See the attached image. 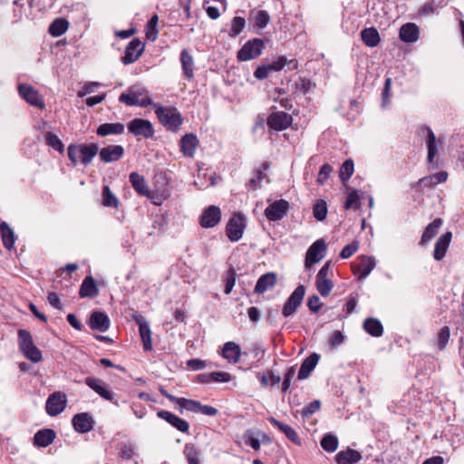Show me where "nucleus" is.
Wrapping results in <instances>:
<instances>
[{
    "label": "nucleus",
    "instance_id": "1",
    "mask_svg": "<svg viewBox=\"0 0 464 464\" xmlns=\"http://www.w3.org/2000/svg\"><path fill=\"white\" fill-rule=\"evenodd\" d=\"M79 152L81 155L80 161L84 165H89L93 158L97 155L99 151L98 143H82V144H70L67 148V155L73 166H75L79 160L76 156V152Z\"/></svg>",
    "mask_w": 464,
    "mask_h": 464
},
{
    "label": "nucleus",
    "instance_id": "2",
    "mask_svg": "<svg viewBox=\"0 0 464 464\" xmlns=\"http://www.w3.org/2000/svg\"><path fill=\"white\" fill-rule=\"evenodd\" d=\"M246 217L241 212L234 213L226 225V235L231 242L239 241L246 230Z\"/></svg>",
    "mask_w": 464,
    "mask_h": 464
},
{
    "label": "nucleus",
    "instance_id": "3",
    "mask_svg": "<svg viewBox=\"0 0 464 464\" xmlns=\"http://www.w3.org/2000/svg\"><path fill=\"white\" fill-rule=\"evenodd\" d=\"M265 49V42L260 38H253L244 44L237 51V59L239 62H247L259 57Z\"/></svg>",
    "mask_w": 464,
    "mask_h": 464
},
{
    "label": "nucleus",
    "instance_id": "4",
    "mask_svg": "<svg viewBox=\"0 0 464 464\" xmlns=\"http://www.w3.org/2000/svg\"><path fill=\"white\" fill-rule=\"evenodd\" d=\"M84 383L103 400L109 401L112 404L119 406V401L116 399V393L110 388L109 384L105 383L102 380L95 377H87L84 380Z\"/></svg>",
    "mask_w": 464,
    "mask_h": 464
},
{
    "label": "nucleus",
    "instance_id": "5",
    "mask_svg": "<svg viewBox=\"0 0 464 464\" xmlns=\"http://www.w3.org/2000/svg\"><path fill=\"white\" fill-rule=\"evenodd\" d=\"M67 405V397L61 392L51 393L45 402V411L51 417H55L62 413Z\"/></svg>",
    "mask_w": 464,
    "mask_h": 464
},
{
    "label": "nucleus",
    "instance_id": "6",
    "mask_svg": "<svg viewBox=\"0 0 464 464\" xmlns=\"http://www.w3.org/2000/svg\"><path fill=\"white\" fill-rule=\"evenodd\" d=\"M327 246L324 239L320 238L314 242L306 251L304 266L309 269L314 264L318 263L324 256Z\"/></svg>",
    "mask_w": 464,
    "mask_h": 464
},
{
    "label": "nucleus",
    "instance_id": "7",
    "mask_svg": "<svg viewBox=\"0 0 464 464\" xmlns=\"http://www.w3.org/2000/svg\"><path fill=\"white\" fill-rule=\"evenodd\" d=\"M145 50V42L140 38H133L126 46L123 56L121 60L124 65L136 62Z\"/></svg>",
    "mask_w": 464,
    "mask_h": 464
},
{
    "label": "nucleus",
    "instance_id": "8",
    "mask_svg": "<svg viewBox=\"0 0 464 464\" xmlns=\"http://www.w3.org/2000/svg\"><path fill=\"white\" fill-rule=\"evenodd\" d=\"M20 96L30 105L38 109L45 108L44 101L39 92L30 84L21 83L18 86Z\"/></svg>",
    "mask_w": 464,
    "mask_h": 464
},
{
    "label": "nucleus",
    "instance_id": "9",
    "mask_svg": "<svg viewBox=\"0 0 464 464\" xmlns=\"http://www.w3.org/2000/svg\"><path fill=\"white\" fill-rule=\"evenodd\" d=\"M305 294V287L303 285H299L294 292L287 298L284 304L282 314L284 317H289L293 315L297 308L301 305L304 296Z\"/></svg>",
    "mask_w": 464,
    "mask_h": 464
},
{
    "label": "nucleus",
    "instance_id": "10",
    "mask_svg": "<svg viewBox=\"0 0 464 464\" xmlns=\"http://www.w3.org/2000/svg\"><path fill=\"white\" fill-rule=\"evenodd\" d=\"M222 218V212L219 207L211 205L205 208L198 218V224L203 228H212L216 227Z\"/></svg>",
    "mask_w": 464,
    "mask_h": 464
},
{
    "label": "nucleus",
    "instance_id": "11",
    "mask_svg": "<svg viewBox=\"0 0 464 464\" xmlns=\"http://www.w3.org/2000/svg\"><path fill=\"white\" fill-rule=\"evenodd\" d=\"M131 318L139 326V333L144 351H150L152 349V339L149 323L141 314H139L136 311L132 313Z\"/></svg>",
    "mask_w": 464,
    "mask_h": 464
},
{
    "label": "nucleus",
    "instance_id": "12",
    "mask_svg": "<svg viewBox=\"0 0 464 464\" xmlns=\"http://www.w3.org/2000/svg\"><path fill=\"white\" fill-rule=\"evenodd\" d=\"M292 122V115L285 111L271 112L266 118L267 126L276 131H282L288 129Z\"/></svg>",
    "mask_w": 464,
    "mask_h": 464
},
{
    "label": "nucleus",
    "instance_id": "13",
    "mask_svg": "<svg viewBox=\"0 0 464 464\" xmlns=\"http://www.w3.org/2000/svg\"><path fill=\"white\" fill-rule=\"evenodd\" d=\"M290 208L289 202L285 199H277L269 204L265 209V216L269 221H279L286 216Z\"/></svg>",
    "mask_w": 464,
    "mask_h": 464
},
{
    "label": "nucleus",
    "instance_id": "14",
    "mask_svg": "<svg viewBox=\"0 0 464 464\" xmlns=\"http://www.w3.org/2000/svg\"><path fill=\"white\" fill-rule=\"evenodd\" d=\"M129 132L135 136H142L145 139L152 138L154 135V128L149 120L135 118L128 124Z\"/></svg>",
    "mask_w": 464,
    "mask_h": 464
},
{
    "label": "nucleus",
    "instance_id": "15",
    "mask_svg": "<svg viewBox=\"0 0 464 464\" xmlns=\"http://www.w3.org/2000/svg\"><path fill=\"white\" fill-rule=\"evenodd\" d=\"M72 425L77 433L84 434L93 430L95 420L91 413L80 412L72 416Z\"/></svg>",
    "mask_w": 464,
    "mask_h": 464
},
{
    "label": "nucleus",
    "instance_id": "16",
    "mask_svg": "<svg viewBox=\"0 0 464 464\" xmlns=\"http://www.w3.org/2000/svg\"><path fill=\"white\" fill-rule=\"evenodd\" d=\"M160 179H166V172L160 171L159 173H156L154 176V184L156 188V192H153L150 190V197L147 198L151 201L154 205H161L162 201L170 196V191L167 188H165L166 184L164 186L160 187Z\"/></svg>",
    "mask_w": 464,
    "mask_h": 464
},
{
    "label": "nucleus",
    "instance_id": "17",
    "mask_svg": "<svg viewBox=\"0 0 464 464\" xmlns=\"http://www.w3.org/2000/svg\"><path fill=\"white\" fill-rule=\"evenodd\" d=\"M88 324L93 331L106 332L111 326V320L105 312L94 310L91 313Z\"/></svg>",
    "mask_w": 464,
    "mask_h": 464
},
{
    "label": "nucleus",
    "instance_id": "18",
    "mask_svg": "<svg viewBox=\"0 0 464 464\" xmlns=\"http://www.w3.org/2000/svg\"><path fill=\"white\" fill-rule=\"evenodd\" d=\"M99 152L101 161L111 163L121 160L124 155V148L121 145H108Z\"/></svg>",
    "mask_w": 464,
    "mask_h": 464
},
{
    "label": "nucleus",
    "instance_id": "19",
    "mask_svg": "<svg viewBox=\"0 0 464 464\" xmlns=\"http://www.w3.org/2000/svg\"><path fill=\"white\" fill-rule=\"evenodd\" d=\"M129 181L139 196L151 198L150 189L145 180V178L142 175L133 171L129 176Z\"/></svg>",
    "mask_w": 464,
    "mask_h": 464
},
{
    "label": "nucleus",
    "instance_id": "20",
    "mask_svg": "<svg viewBox=\"0 0 464 464\" xmlns=\"http://www.w3.org/2000/svg\"><path fill=\"white\" fill-rule=\"evenodd\" d=\"M56 438V432L51 428H44L37 430L34 435V445L38 448H46L51 445Z\"/></svg>",
    "mask_w": 464,
    "mask_h": 464
},
{
    "label": "nucleus",
    "instance_id": "21",
    "mask_svg": "<svg viewBox=\"0 0 464 464\" xmlns=\"http://www.w3.org/2000/svg\"><path fill=\"white\" fill-rule=\"evenodd\" d=\"M99 286L92 276H87L82 280L80 289L79 296L81 298H94L99 295Z\"/></svg>",
    "mask_w": 464,
    "mask_h": 464
},
{
    "label": "nucleus",
    "instance_id": "22",
    "mask_svg": "<svg viewBox=\"0 0 464 464\" xmlns=\"http://www.w3.org/2000/svg\"><path fill=\"white\" fill-rule=\"evenodd\" d=\"M198 146V137L193 133L185 134L179 141L180 151L187 158L194 157Z\"/></svg>",
    "mask_w": 464,
    "mask_h": 464
},
{
    "label": "nucleus",
    "instance_id": "23",
    "mask_svg": "<svg viewBox=\"0 0 464 464\" xmlns=\"http://www.w3.org/2000/svg\"><path fill=\"white\" fill-rule=\"evenodd\" d=\"M179 61L184 77L188 81L193 80L195 62L191 53L187 49H183L179 55Z\"/></svg>",
    "mask_w": 464,
    "mask_h": 464
},
{
    "label": "nucleus",
    "instance_id": "24",
    "mask_svg": "<svg viewBox=\"0 0 464 464\" xmlns=\"http://www.w3.org/2000/svg\"><path fill=\"white\" fill-rule=\"evenodd\" d=\"M153 106L156 107L155 113L159 121L168 130L174 131V108H164L156 103Z\"/></svg>",
    "mask_w": 464,
    "mask_h": 464
},
{
    "label": "nucleus",
    "instance_id": "25",
    "mask_svg": "<svg viewBox=\"0 0 464 464\" xmlns=\"http://www.w3.org/2000/svg\"><path fill=\"white\" fill-rule=\"evenodd\" d=\"M451 239L452 233L450 231H447L438 238L433 251V258L435 260L440 261L444 258Z\"/></svg>",
    "mask_w": 464,
    "mask_h": 464
},
{
    "label": "nucleus",
    "instance_id": "26",
    "mask_svg": "<svg viewBox=\"0 0 464 464\" xmlns=\"http://www.w3.org/2000/svg\"><path fill=\"white\" fill-rule=\"evenodd\" d=\"M267 420L274 427L277 428L281 432H283L290 441L297 446H301V439L294 428L279 421L275 417H269Z\"/></svg>",
    "mask_w": 464,
    "mask_h": 464
},
{
    "label": "nucleus",
    "instance_id": "27",
    "mask_svg": "<svg viewBox=\"0 0 464 464\" xmlns=\"http://www.w3.org/2000/svg\"><path fill=\"white\" fill-rule=\"evenodd\" d=\"M276 274L274 272H267L258 278L254 291L256 294H264L267 290L272 289L276 285Z\"/></svg>",
    "mask_w": 464,
    "mask_h": 464
},
{
    "label": "nucleus",
    "instance_id": "28",
    "mask_svg": "<svg viewBox=\"0 0 464 464\" xmlns=\"http://www.w3.org/2000/svg\"><path fill=\"white\" fill-rule=\"evenodd\" d=\"M400 39L407 44L415 43L420 37V30L417 24L413 23H406L400 28Z\"/></svg>",
    "mask_w": 464,
    "mask_h": 464
},
{
    "label": "nucleus",
    "instance_id": "29",
    "mask_svg": "<svg viewBox=\"0 0 464 464\" xmlns=\"http://www.w3.org/2000/svg\"><path fill=\"white\" fill-rule=\"evenodd\" d=\"M320 359V355L316 353H311L308 357H306L303 362L301 363L297 379L304 380L309 377L311 372L314 371L315 366L317 365Z\"/></svg>",
    "mask_w": 464,
    "mask_h": 464
},
{
    "label": "nucleus",
    "instance_id": "30",
    "mask_svg": "<svg viewBox=\"0 0 464 464\" xmlns=\"http://www.w3.org/2000/svg\"><path fill=\"white\" fill-rule=\"evenodd\" d=\"M376 266L374 257L362 256L360 263L353 268V273L359 275V279L366 278Z\"/></svg>",
    "mask_w": 464,
    "mask_h": 464
},
{
    "label": "nucleus",
    "instance_id": "31",
    "mask_svg": "<svg viewBox=\"0 0 464 464\" xmlns=\"http://www.w3.org/2000/svg\"><path fill=\"white\" fill-rule=\"evenodd\" d=\"M222 356L230 363H237L241 357V348L235 342L225 343L222 349Z\"/></svg>",
    "mask_w": 464,
    "mask_h": 464
},
{
    "label": "nucleus",
    "instance_id": "32",
    "mask_svg": "<svg viewBox=\"0 0 464 464\" xmlns=\"http://www.w3.org/2000/svg\"><path fill=\"white\" fill-rule=\"evenodd\" d=\"M125 126L121 122H106L98 126L96 134L100 137L120 135L124 131Z\"/></svg>",
    "mask_w": 464,
    "mask_h": 464
},
{
    "label": "nucleus",
    "instance_id": "33",
    "mask_svg": "<svg viewBox=\"0 0 464 464\" xmlns=\"http://www.w3.org/2000/svg\"><path fill=\"white\" fill-rule=\"evenodd\" d=\"M0 235L4 246L7 250L14 249L16 236L13 228L5 221L0 223Z\"/></svg>",
    "mask_w": 464,
    "mask_h": 464
},
{
    "label": "nucleus",
    "instance_id": "34",
    "mask_svg": "<svg viewBox=\"0 0 464 464\" xmlns=\"http://www.w3.org/2000/svg\"><path fill=\"white\" fill-rule=\"evenodd\" d=\"M362 459V454L352 449L339 451L335 455V460L338 464H354Z\"/></svg>",
    "mask_w": 464,
    "mask_h": 464
},
{
    "label": "nucleus",
    "instance_id": "35",
    "mask_svg": "<svg viewBox=\"0 0 464 464\" xmlns=\"http://www.w3.org/2000/svg\"><path fill=\"white\" fill-rule=\"evenodd\" d=\"M363 330L373 337H381L383 334V326L377 318L368 317L362 324Z\"/></svg>",
    "mask_w": 464,
    "mask_h": 464
},
{
    "label": "nucleus",
    "instance_id": "36",
    "mask_svg": "<svg viewBox=\"0 0 464 464\" xmlns=\"http://www.w3.org/2000/svg\"><path fill=\"white\" fill-rule=\"evenodd\" d=\"M69 28V21L64 17L55 18L49 25L48 33L53 37H60Z\"/></svg>",
    "mask_w": 464,
    "mask_h": 464
},
{
    "label": "nucleus",
    "instance_id": "37",
    "mask_svg": "<svg viewBox=\"0 0 464 464\" xmlns=\"http://www.w3.org/2000/svg\"><path fill=\"white\" fill-rule=\"evenodd\" d=\"M361 37L364 44L372 48L377 46L381 41L379 32L375 27L362 29Z\"/></svg>",
    "mask_w": 464,
    "mask_h": 464
},
{
    "label": "nucleus",
    "instance_id": "38",
    "mask_svg": "<svg viewBox=\"0 0 464 464\" xmlns=\"http://www.w3.org/2000/svg\"><path fill=\"white\" fill-rule=\"evenodd\" d=\"M442 223L443 221L440 218H435L432 222H430L423 231L420 244L425 245L429 243L437 235Z\"/></svg>",
    "mask_w": 464,
    "mask_h": 464
},
{
    "label": "nucleus",
    "instance_id": "39",
    "mask_svg": "<svg viewBox=\"0 0 464 464\" xmlns=\"http://www.w3.org/2000/svg\"><path fill=\"white\" fill-rule=\"evenodd\" d=\"M269 167L270 163L268 161H264L260 168L256 170L255 176L249 180L247 186H249L254 190L259 188L261 187V181L267 179V175L265 173V171L269 169Z\"/></svg>",
    "mask_w": 464,
    "mask_h": 464
},
{
    "label": "nucleus",
    "instance_id": "40",
    "mask_svg": "<svg viewBox=\"0 0 464 464\" xmlns=\"http://www.w3.org/2000/svg\"><path fill=\"white\" fill-rule=\"evenodd\" d=\"M424 131L427 133V149H428V157L427 160L430 163L433 162L434 157L436 156L438 152V148L436 144V136L432 130L428 127L424 126L422 128Z\"/></svg>",
    "mask_w": 464,
    "mask_h": 464
},
{
    "label": "nucleus",
    "instance_id": "41",
    "mask_svg": "<svg viewBox=\"0 0 464 464\" xmlns=\"http://www.w3.org/2000/svg\"><path fill=\"white\" fill-rule=\"evenodd\" d=\"M19 351L24 353L25 350L34 346L31 333L25 329H20L17 333Z\"/></svg>",
    "mask_w": 464,
    "mask_h": 464
},
{
    "label": "nucleus",
    "instance_id": "42",
    "mask_svg": "<svg viewBox=\"0 0 464 464\" xmlns=\"http://www.w3.org/2000/svg\"><path fill=\"white\" fill-rule=\"evenodd\" d=\"M102 204L104 207L117 208L120 205L118 198L107 185L102 188Z\"/></svg>",
    "mask_w": 464,
    "mask_h": 464
},
{
    "label": "nucleus",
    "instance_id": "43",
    "mask_svg": "<svg viewBox=\"0 0 464 464\" xmlns=\"http://www.w3.org/2000/svg\"><path fill=\"white\" fill-rule=\"evenodd\" d=\"M199 402L200 401L195 400L176 397V404L179 407L181 414L183 411L198 413Z\"/></svg>",
    "mask_w": 464,
    "mask_h": 464
},
{
    "label": "nucleus",
    "instance_id": "44",
    "mask_svg": "<svg viewBox=\"0 0 464 464\" xmlns=\"http://www.w3.org/2000/svg\"><path fill=\"white\" fill-rule=\"evenodd\" d=\"M246 27V19L241 16H235L230 23V29L227 31L228 36L236 38Z\"/></svg>",
    "mask_w": 464,
    "mask_h": 464
},
{
    "label": "nucleus",
    "instance_id": "45",
    "mask_svg": "<svg viewBox=\"0 0 464 464\" xmlns=\"http://www.w3.org/2000/svg\"><path fill=\"white\" fill-rule=\"evenodd\" d=\"M44 140L47 146L53 148L59 153H63L64 144L55 133L52 131H47L44 134Z\"/></svg>",
    "mask_w": 464,
    "mask_h": 464
},
{
    "label": "nucleus",
    "instance_id": "46",
    "mask_svg": "<svg viewBox=\"0 0 464 464\" xmlns=\"http://www.w3.org/2000/svg\"><path fill=\"white\" fill-rule=\"evenodd\" d=\"M158 22H159V17H158V14H153L147 22L146 38L150 42H154L158 37V34H159Z\"/></svg>",
    "mask_w": 464,
    "mask_h": 464
},
{
    "label": "nucleus",
    "instance_id": "47",
    "mask_svg": "<svg viewBox=\"0 0 464 464\" xmlns=\"http://www.w3.org/2000/svg\"><path fill=\"white\" fill-rule=\"evenodd\" d=\"M243 440L246 445L250 446L255 450L260 449L259 437L257 436V430L248 429L243 434Z\"/></svg>",
    "mask_w": 464,
    "mask_h": 464
},
{
    "label": "nucleus",
    "instance_id": "48",
    "mask_svg": "<svg viewBox=\"0 0 464 464\" xmlns=\"http://www.w3.org/2000/svg\"><path fill=\"white\" fill-rule=\"evenodd\" d=\"M321 447L327 452H334L338 448V439L335 435L328 433L321 440Z\"/></svg>",
    "mask_w": 464,
    "mask_h": 464
},
{
    "label": "nucleus",
    "instance_id": "49",
    "mask_svg": "<svg viewBox=\"0 0 464 464\" xmlns=\"http://www.w3.org/2000/svg\"><path fill=\"white\" fill-rule=\"evenodd\" d=\"M183 453L188 464H200V453L194 445L187 444Z\"/></svg>",
    "mask_w": 464,
    "mask_h": 464
},
{
    "label": "nucleus",
    "instance_id": "50",
    "mask_svg": "<svg viewBox=\"0 0 464 464\" xmlns=\"http://www.w3.org/2000/svg\"><path fill=\"white\" fill-rule=\"evenodd\" d=\"M315 286H316V289L319 292V294L323 297H326L330 295L331 291L333 290L334 283L332 280H330L328 278H323V279L316 278L315 279Z\"/></svg>",
    "mask_w": 464,
    "mask_h": 464
},
{
    "label": "nucleus",
    "instance_id": "51",
    "mask_svg": "<svg viewBox=\"0 0 464 464\" xmlns=\"http://www.w3.org/2000/svg\"><path fill=\"white\" fill-rule=\"evenodd\" d=\"M354 170L353 161L351 159L346 160L339 170V178L343 183H345L353 175Z\"/></svg>",
    "mask_w": 464,
    "mask_h": 464
},
{
    "label": "nucleus",
    "instance_id": "52",
    "mask_svg": "<svg viewBox=\"0 0 464 464\" xmlns=\"http://www.w3.org/2000/svg\"><path fill=\"white\" fill-rule=\"evenodd\" d=\"M313 215L318 221H324L327 216V205L323 199L318 200L313 208Z\"/></svg>",
    "mask_w": 464,
    "mask_h": 464
},
{
    "label": "nucleus",
    "instance_id": "53",
    "mask_svg": "<svg viewBox=\"0 0 464 464\" xmlns=\"http://www.w3.org/2000/svg\"><path fill=\"white\" fill-rule=\"evenodd\" d=\"M138 100L139 93L132 92V87L128 89V92H122L119 97V101L128 106H136Z\"/></svg>",
    "mask_w": 464,
    "mask_h": 464
},
{
    "label": "nucleus",
    "instance_id": "54",
    "mask_svg": "<svg viewBox=\"0 0 464 464\" xmlns=\"http://www.w3.org/2000/svg\"><path fill=\"white\" fill-rule=\"evenodd\" d=\"M450 337V330L449 326H443L438 333V349L442 351L446 348Z\"/></svg>",
    "mask_w": 464,
    "mask_h": 464
},
{
    "label": "nucleus",
    "instance_id": "55",
    "mask_svg": "<svg viewBox=\"0 0 464 464\" xmlns=\"http://www.w3.org/2000/svg\"><path fill=\"white\" fill-rule=\"evenodd\" d=\"M254 20V26L259 29H263L269 24L270 16L266 11L260 10L256 14Z\"/></svg>",
    "mask_w": 464,
    "mask_h": 464
},
{
    "label": "nucleus",
    "instance_id": "56",
    "mask_svg": "<svg viewBox=\"0 0 464 464\" xmlns=\"http://www.w3.org/2000/svg\"><path fill=\"white\" fill-rule=\"evenodd\" d=\"M23 354L27 360L34 363H37L43 360V353L36 345L30 347L28 350L26 349Z\"/></svg>",
    "mask_w": 464,
    "mask_h": 464
},
{
    "label": "nucleus",
    "instance_id": "57",
    "mask_svg": "<svg viewBox=\"0 0 464 464\" xmlns=\"http://www.w3.org/2000/svg\"><path fill=\"white\" fill-rule=\"evenodd\" d=\"M237 273L234 268H230L227 272V276L225 279V287L224 293L228 295L231 293L235 284H236Z\"/></svg>",
    "mask_w": 464,
    "mask_h": 464
},
{
    "label": "nucleus",
    "instance_id": "58",
    "mask_svg": "<svg viewBox=\"0 0 464 464\" xmlns=\"http://www.w3.org/2000/svg\"><path fill=\"white\" fill-rule=\"evenodd\" d=\"M320 408H321V401L319 400H314L303 408L301 414L304 418H309L314 413L320 410Z\"/></svg>",
    "mask_w": 464,
    "mask_h": 464
},
{
    "label": "nucleus",
    "instance_id": "59",
    "mask_svg": "<svg viewBox=\"0 0 464 464\" xmlns=\"http://www.w3.org/2000/svg\"><path fill=\"white\" fill-rule=\"evenodd\" d=\"M360 205H361V203H360V197H359L358 191L356 189H353V191H351L348 194V196L346 198L344 208L345 209H349L351 208H358L360 207Z\"/></svg>",
    "mask_w": 464,
    "mask_h": 464
},
{
    "label": "nucleus",
    "instance_id": "60",
    "mask_svg": "<svg viewBox=\"0 0 464 464\" xmlns=\"http://www.w3.org/2000/svg\"><path fill=\"white\" fill-rule=\"evenodd\" d=\"M314 87L315 83L312 82L311 80L306 77H299L295 82V89L303 92L304 93H307Z\"/></svg>",
    "mask_w": 464,
    "mask_h": 464
},
{
    "label": "nucleus",
    "instance_id": "61",
    "mask_svg": "<svg viewBox=\"0 0 464 464\" xmlns=\"http://www.w3.org/2000/svg\"><path fill=\"white\" fill-rule=\"evenodd\" d=\"M332 171H333L332 166L329 163H324L319 170L317 180H316L317 183L320 185H324L326 182V180L328 179V178L330 177Z\"/></svg>",
    "mask_w": 464,
    "mask_h": 464
},
{
    "label": "nucleus",
    "instance_id": "62",
    "mask_svg": "<svg viewBox=\"0 0 464 464\" xmlns=\"http://www.w3.org/2000/svg\"><path fill=\"white\" fill-rule=\"evenodd\" d=\"M359 248V243L357 241H353L352 243L346 245L341 251L340 256L343 259H347L351 257Z\"/></svg>",
    "mask_w": 464,
    "mask_h": 464
},
{
    "label": "nucleus",
    "instance_id": "63",
    "mask_svg": "<svg viewBox=\"0 0 464 464\" xmlns=\"http://www.w3.org/2000/svg\"><path fill=\"white\" fill-rule=\"evenodd\" d=\"M207 367V362L201 359H189L187 361V368L190 371H200Z\"/></svg>",
    "mask_w": 464,
    "mask_h": 464
},
{
    "label": "nucleus",
    "instance_id": "64",
    "mask_svg": "<svg viewBox=\"0 0 464 464\" xmlns=\"http://www.w3.org/2000/svg\"><path fill=\"white\" fill-rule=\"evenodd\" d=\"M307 306L312 313H317L323 306V303L316 295H313L307 300Z\"/></svg>",
    "mask_w": 464,
    "mask_h": 464
}]
</instances>
